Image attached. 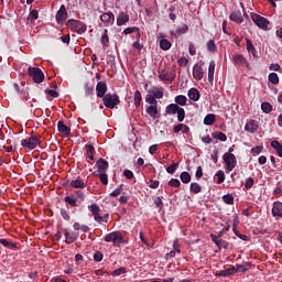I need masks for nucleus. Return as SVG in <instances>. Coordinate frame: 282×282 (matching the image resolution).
Segmentation results:
<instances>
[{
    "label": "nucleus",
    "mask_w": 282,
    "mask_h": 282,
    "mask_svg": "<svg viewBox=\"0 0 282 282\" xmlns=\"http://www.w3.org/2000/svg\"><path fill=\"white\" fill-rule=\"evenodd\" d=\"M251 20L260 30H268V25H270V20L268 18L261 17L257 13H251Z\"/></svg>",
    "instance_id": "0eeeda50"
},
{
    "label": "nucleus",
    "mask_w": 282,
    "mask_h": 282,
    "mask_svg": "<svg viewBox=\"0 0 282 282\" xmlns=\"http://www.w3.org/2000/svg\"><path fill=\"white\" fill-rule=\"evenodd\" d=\"M246 43H247V51L252 54V56H257V48H254V45L250 41V39L246 37Z\"/></svg>",
    "instance_id": "7c9ffc66"
},
{
    "label": "nucleus",
    "mask_w": 282,
    "mask_h": 282,
    "mask_svg": "<svg viewBox=\"0 0 282 282\" xmlns=\"http://www.w3.org/2000/svg\"><path fill=\"white\" fill-rule=\"evenodd\" d=\"M177 64L180 65V67H186V65H188V58L186 57H181L177 62Z\"/></svg>",
    "instance_id": "69168bd1"
},
{
    "label": "nucleus",
    "mask_w": 282,
    "mask_h": 282,
    "mask_svg": "<svg viewBox=\"0 0 282 282\" xmlns=\"http://www.w3.org/2000/svg\"><path fill=\"white\" fill-rule=\"evenodd\" d=\"M70 186L73 188H87V183L80 177H77L76 180L70 182Z\"/></svg>",
    "instance_id": "4be33fe9"
},
{
    "label": "nucleus",
    "mask_w": 282,
    "mask_h": 282,
    "mask_svg": "<svg viewBox=\"0 0 282 282\" xmlns=\"http://www.w3.org/2000/svg\"><path fill=\"white\" fill-rule=\"evenodd\" d=\"M121 274H127V268L121 267L111 272V276H120Z\"/></svg>",
    "instance_id": "c03bdc74"
},
{
    "label": "nucleus",
    "mask_w": 282,
    "mask_h": 282,
    "mask_svg": "<svg viewBox=\"0 0 282 282\" xmlns=\"http://www.w3.org/2000/svg\"><path fill=\"white\" fill-rule=\"evenodd\" d=\"M252 186H254V178L248 177L245 183L246 191H250V188H252Z\"/></svg>",
    "instance_id": "3c124183"
},
{
    "label": "nucleus",
    "mask_w": 282,
    "mask_h": 282,
    "mask_svg": "<svg viewBox=\"0 0 282 282\" xmlns=\"http://www.w3.org/2000/svg\"><path fill=\"white\" fill-rule=\"evenodd\" d=\"M271 213H272V216L275 217V219H282V203L274 202Z\"/></svg>",
    "instance_id": "9d476101"
},
{
    "label": "nucleus",
    "mask_w": 282,
    "mask_h": 282,
    "mask_svg": "<svg viewBox=\"0 0 282 282\" xmlns=\"http://www.w3.org/2000/svg\"><path fill=\"white\" fill-rule=\"evenodd\" d=\"M39 144H40V141H39V137H36V135H32L29 139H23L21 141V145L24 149L33 150L35 147H39Z\"/></svg>",
    "instance_id": "1a4fd4ad"
},
{
    "label": "nucleus",
    "mask_w": 282,
    "mask_h": 282,
    "mask_svg": "<svg viewBox=\"0 0 282 282\" xmlns=\"http://www.w3.org/2000/svg\"><path fill=\"white\" fill-rule=\"evenodd\" d=\"M165 113L167 116H175L177 113L178 122H184V118H186V111L184 108L180 107L177 104H170L165 107Z\"/></svg>",
    "instance_id": "f257e3e1"
},
{
    "label": "nucleus",
    "mask_w": 282,
    "mask_h": 282,
    "mask_svg": "<svg viewBox=\"0 0 282 282\" xmlns=\"http://www.w3.org/2000/svg\"><path fill=\"white\" fill-rule=\"evenodd\" d=\"M85 89V96H93L94 95V85L86 83L84 86Z\"/></svg>",
    "instance_id": "ea45409f"
},
{
    "label": "nucleus",
    "mask_w": 282,
    "mask_h": 282,
    "mask_svg": "<svg viewBox=\"0 0 282 282\" xmlns=\"http://www.w3.org/2000/svg\"><path fill=\"white\" fill-rule=\"evenodd\" d=\"M225 204H235V196L232 194H227L223 196Z\"/></svg>",
    "instance_id": "8fccbe9b"
},
{
    "label": "nucleus",
    "mask_w": 282,
    "mask_h": 282,
    "mask_svg": "<svg viewBox=\"0 0 282 282\" xmlns=\"http://www.w3.org/2000/svg\"><path fill=\"white\" fill-rule=\"evenodd\" d=\"M216 177H217V184H224V182H226V173H224V171L219 170L216 173Z\"/></svg>",
    "instance_id": "58836bf2"
},
{
    "label": "nucleus",
    "mask_w": 282,
    "mask_h": 282,
    "mask_svg": "<svg viewBox=\"0 0 282 282\" xmlns=\"http://www.w3.org/2000/svg\"><path fill=\"white\" fill-rule=\"evenodd\" d=\"M208 80L210 83H213V80H215V61H212L209 63V67H208Z\"/></svg>",
    "instance_id": "bb28decb"
},
{
    "label": "nucleus",
    "mask_w": 282,
    "mask_h": 282,
    "mask_svg": "<svg viewBox=\"0 0 282 282\" xmlns=\"http://www.w3.org/2000/svg\"><path fill=\"white\" fill-rule=\"evenodd\" d=\"M127 23H129V14L124 12L119 13L117 17V25L121 26L126 25Z\"/></svg>",
    "instance_id": "5701e85b"
},
{
    "label": "nucleus",
    "mask_w": 282,
    "mask_h": 282,
    "mask_svg": "<svg viewBox=\"0 0 282 282\" xmlns=\"http://www.w3.org/2000/svg\"><path fill=\"white\" fill-rule=\"evenodd\" d=\"M232 274H235V269H234V267H232L231 269L220 270V271L218 272V276H230V275H232Z\"/></svg>",
    "instance_id": "a19ab883"
},
{
    "label": "nucleus",
    "mask_w": 282,
    "mask_h": 282,
    "mask_svg": "<svg viewBox=\"0 0 282 282\" xmlns=\"http://www.w3.org/2000/svg\"><path fill=\"white\" fill-rule=\"evenodd\" d=\"M257 129H259V122L254 120H250L245 126V131H247V133H256Z\"/></svg>",
    "instance_id": "f3484780"
},
{
    "label": "nucleus",
    "mask_w": 282,
    "mask_h": 282,
    "mask_svg": "<svg viewBox=\"0 0 282 282\" xmlns=\"http://www.w3.org/2000/svg\"><path fill=\"white\" fill-rule=\"evenodd\" d=\"M162 199H164L163 196H159L154 199V204L156 208H159V210H162V206H164V203L162 202Z\"/></svg>",
    "instance_id": "4d7b16f0"
},
{
    "label": "nucleus",
    "mask_w": 282,
    "mask_h": 282,
    "mask_svg": "<svg viewBox=\"0 0 282 282\" xmlns=\"http://www.w3.org/2000/svg\"><path fill=\"white\" fill-rule=\"evenodd\" d=\"M141 102H142V94L140 93V90H137L134 93V106L140 107Z\"/></svg>",
    "instance_id": "37998d69"
},
{
    "label": "nucleus",
    "mask_w": 282,
    "mask_h": 282,
    "mask_svg": "<svg viewBox=\"0 0 282 282\" xmlns=\"http://www.w3.org/2000/svg\"><path fill=\"white\" fill-rule=\"evenodd\" d=\"M171 45H172L171 42L169 40H166V39H162L160 41V47L164 52H166L167 50H171Z\"/></svg>",
    "instance_id": "c9c22d12"
},
{
    "label": "nucleus",
    "mask_w": 282,
    "mask_h": 282,
    "mask_svg": "<svg viewBox=\"0 0 282 282\" xmlns=\"http://www.w3.org/2000/svg\"><path fill=\"white\" fill-rule=\"evenodd\" d=\"M204 176V170L202 169V165L197 166L195 177L196 180H202Z\"/></svg>",
    "instance_id": "bf43d9fd"
},
{
    "label": "nucleus",
    "mask_w": 282,
    "mask_h": 282,
    "mask_svg": "<svg viewBox=\"0 0 282 282\" xmlns=\"http://www.w3.org/2000/svg\"><path fill=\"white\" fill-rule=\"evenodd\" d=\"M76 239H78V234H76L74 231L65 232V243H67L68 246L74 243V241H76Z\"/></svg>",
    "instance_id": "aec40b11"
},
{
    "label": "nucleus",
    "mask_w": 282,
    "mask_h": 282,
    "mask_svg": "<svg viewBox=\"0 0 282 282\" xmlns=\"http://www.w3.org/2000/svg\"><path fill=\"white\" fill-rule=\"evenodd\" d=\"M145 102H148L150 106L158 105V100L155 99V97H153L151 93L147 95Z\"/></svg>",
    "instance_id": "09e8293b"
},
{
    "label": "nucleus",
    "mask_w": 282,
    "mask_h": 282,
    "mask_svg": "<svg viewBox=\"0 0 282 282\" xmlns=\"http://www.w3.org/2000/svg\"><path fill=\"white\" fill-rule=\"evenodd\" d=\"M102 101L107 109H115L117 105H120V97L118 95L106 94L102 97Z\"/></svg>",
    "instance_id": "39448f33"
},
{
    "label": "nucleus",
    "mask_w": 282,
    "mask_h": 282,
    "mask_svg": "<svg viewBox=\"0 0 282 282\" xmlns=\"http://www.w3.org/2000/svg\"><path fill=\"white\" fill-rule=\"evenodd\" d=\"M67 20V9L65 8V4H62L59 10L56 13V21L57 23H63V21Z\"/></svg>",
    "instance_id": "2eb2a0df"
},
{
    "label": "nucleus",
    "mask_w": 282,
    "mask_h": 282,
    "mask_svg": "<svg viewBox=\"0 0 282 282\" xmlns=\"http://www.w3.org/2000/svg\"><path fill=\"white\" fill-rule=\"evenodd\" d=\"M97 98H105L107 94V83L99 82L96 85Z\"/></svg>",
    "instance_id": "ddd939ff"
},
{
    "label": "nucleus",
    "mask_w": 282,
    "mask_h": 282,
    "mask_svg": "<svg viewBox=\"0 0 282 282\" xmlns=\"http://www.w3.org/2000/svg\"><path fill=\"white\" fill-rule=\"evenodd\" d=\"M169 186H171L172 188H180V186H182V183L177 178H172L169 181Z\"/></svg>",
    "instance_id": "de8ad7c7"
},
{
    "label": "nucleus",
    "mask_w": 282,
    "mask_h": 282,
    "mask_svg": "<svg viewBox=\"0 0 282 282\" xmlns=\"http://www.w3.org/2000/svg\"><path fill=\"white\" fill-rule=\"evenodd\" d=\"M230 21H234V23H243V17H241V12L239 11H234L229 15Z\"/></svg>",
    "instance_id": "a878e982"
},
{
    "label": "nucleus",
    "mask_w": 282,
    "mask_h": 282,
    "mask_svg": "<svg viewBox=\"0 0 282 282\" xmlns=\"http://www.w3.org/2000/svg\"><path fill=\"white\" fill-rule=\"evenodd\" d=\"M223 160L225 162L226 173L232 172L235 166H237V156H235V154H224Z\"/></svg>",
    "instance_id": "423d86ee"
},
{
    "label": "nucleus",
    "mask_w": 282,
    "mask_h": 282,
    "mask_svg": "<svg viewBox=\"0 0 282 282\" xmlns=\"http://www.w3.org/2000/svg\"><path fill=\"white\" fill-rule=\"evenodd\" d=\"M86 153L89 160H94V145L91 144L86 145Z\"/></svg>",
    "instance_id": "603ef678"
},
{
    "label": "nucleus",
    "mask_w": 282,
    "mask_h": 282,
    "mask_svg": "<svg viewBox=\"0 0 282 282\" xmlns=\"http://www.w3.org/2000/svg\"><path fill=\"white\" fill-rule=\"evenodd\" d=\"M100 21L106 25H109L116 21V15H113L111 12H106L100 17Z\"/></svg>",
    "instance_id": "a211bd4d"
},
{
    "label": "nucleus",
    "mask_w": 282,
    "mask_h": 282,
    "mask_svg": "<svg viewBox=\"0 0 282 282\" xmlns=\"http://www.w3.org/2000/svg\"><path fill=\"white\" fill-rule=\"evenodd\" d=\"M57 129L62 138H69V134L72 133V129L67 127L63 121H58Z\"/></svg>",
    "instance_id": "9b49d317"
},
{
    "label": "nucleus",
    "mask_w": 282,
    "mask_h": 282,
    "mask_svg": "<svg viewBox=\"0 0 282 282\" xmlns=\"http://www.w3.org/2000/svg\"><path fill=\"white\" fill-rule=\"evenodd\" d=\"M207 50H208V52H212V53L217 52V44H215V42L213 40H209L207 42Z\"/></svg>",
    "instance_id": "49530a36"
},
{
    "label": "nucleus",
    "mask_w": 282,
    "mask_h": 282,
    "mask_svg": "<svg viewBox=\"0 0 282 282\" xmlns=\"http://www.w3.org/2000/svg\"><path fill=\"white\" fill-rule=\"evenodd\" d=\"M174 100H175L176 105H178L181 107H186V102H188V98H186V96H184V95L176 96Z\"/></svg>",
    "instance_id": "cd10ccee"
},
{
    "label": "nucleus",
    "mask_w": 282,
    "mask_h": 282,
    "mask_svg": "<svg viewBox=\"0 0 282 282\" xmlns=\"http://www.w3.org/2000/svg\"><path fill=\"white\" fill-rule=\"evenodd\" d=\"M107 43H109V35L107 34V30H105L101 35V45H107Z\"/></svg>",
    "instance_id": "052dcab7"
},
{
    "label": "nucleus",
    "mask_w": 282,
    "mask_h": 282,
    "mask_svg": "<svg viewBox=\"0 0 282 282\" xmlns=\"http://www.w3.org/2000/svg\"><path fill=\"white\" fill-rule=\"evenodd\" d=\"M189 191L197 195V193H202V185H199V183H191Z\"/></svg>",
    "instance_id": "f704fd0d"
},
{
    "label": "nucleus",
    "mask_w": 282,
    "mask_h": 282,
    "mask_svg": "<svg viewBox=\"0 0 282 282\" xmlns=\"http://www.w3.org/2000/svg\"><path fill=\"white\" fill-rule=\"evenodd\" d=\"M104 241L106 243H113L115 246H120V243H124V238L120 231H112L104 237Z\"/></svg>",
    "instance_id": "7ed1b4c3"
},
{
    "label": "nucleus",
    "mask_w": 282,
    "mask_h": 282,
    "mask_svg": "<svg viewBox=\"0 0 282 282\" xmlns=\"http://www.w3.org/2000/svg\"><path fill=\"white\" fill-rule=\"evenodd\" d=\"M102 252L100 251H97L95 254H94V261H96L97 263H100V261H102Z\"/></svg>",
    "instance_id": "0e129e2a"
},
{
    "label": "nucleus",
    "mask_w": 282,
    "mask_h": 282,
    "mask_svg": "<svg viewBox=\"0 0 282 282\" xmlns=\"http://www.w3.org/2000/svg\"><path fill=\"white\" fill-rule=\"evenodd\" d=\"M145 111L150 118H158V113H159L158 104L149 106Z\"/></svg>",
    "instance_id": "393cba45"
},
{
    "label": "nucleus",
    "mask_w": 282,
    "mask_h": 282,
    "mask_svg": "<svg viewBox=\"0 0 282 282\" xmlns=\"http://www.w3.org/2000/svg\"><path fill=\"white\" fill-rule=\"evenodd\" d=\"M64 200L66 202V204H68L69 206H72L73 208H76V206H78L76 204V199L74 197H69V196H66L64 198Z\"/></svg>",
    "instance_id": "864d4df0"
},
{
    "label": "nucleus",
    "mask_w": 282,
    "mask_h": 282,
    "mask_svg": "<svg viewBox=\"0 0 282 282\" xmlns=\"http://www.w3.org/2000/svg\"><path fill=\"white\" fill-rule=\"evenodd\" d=\"M216 117L214 113H209L204 118V124L207 127H213L215 124Z\"/></svg>",
    "instance_id": "c85d7f7f"
},
{
    "label": "nucleus",
    "mask_w": 282,
    "mask_h": 282,
    "mask_svg": "<svg viewBox=\"0 0 282 282\" xmlns=\"http://www.w3.org/2000/svg\"><path fill=\"white\" fill-rule=\"evenodd\" d=\"M122 193V185L117 187L112 193H110L111 197H118Z\"/></svg>",
    "instance_id": "338daca9"
},
{
    "label": "nucleus",
    "mask_w": 282,
    "mask_h": 282,
    "mask_svg": "<svg viewBox=\"0 0 282 282\" xmlns=\"http://www.w3.org/2000/svg\"><path fill=\"white\" fill-rule=\"evenodd\" d=\"M250 151L254 155H259L260 153L263 152V145H257V147L252 148Z\"/></svg>",
    "instance_id": "13d9d810"
},
{
    "label": "nucleus",
    "mask_w": 282,
    "mask_h": 282,
    "mask_svg": "<svg viewBox=\"0 0 282 282\" xmlns=\"http://www.w3.org/2000/svg\"><path fill=\"white\" fill-rule=\"evenodd\" d=\"M186 32H188V25L186 24L176 30V34H186Z\"/></svg>",
    "instance_id": "e2e57ef3"
},
{
    "label": "nucleus",
    "mask_w": 282,
    "mask_h": 282,
    "mask_svg": "<svg viewBox=\"0 0 282 282\" xmlns=\"http://www.w3.org/2000/svg\"><path fill=\"white\" fill-rule=\"evenodd\" d=\"M88 208L93 213L94 219L95 221H97V224H102V223L107 224L109 219V214H105L104 216H100V207L98 206V204L94 203Z\"/></svg>",
    "instance_id": "f03ea898"
},
{
    "label": "nucleus",
    "mask_w": 282,
    "mask_h": 282,
    "mask_svg": "<svg viewBox=\"0 0 282 282\" xmlns=\"http://www.w3.org/2000/svg\"><path fill=\"white\" fill-rule=\"evenodd\" d=\"M271 147L276 151L279 158H282V144L279 141L274 140L271 142Z\"/></svg>",
    "instance_id": "2f4dec72"
},
{
    "label": "nucleus",
    "mask_w": 282,
    "mask_h": 282,
    "mask_svg": "<svg viewBox=\"0 0 282 282\" xmlns=\"http://www.w3.org/2000/svg\"><path fill=\"white\" fill-rule=\"evenodd\" d=\"M210 237L214 243H216L218 248H221V243H224V240L220 239L218 236H215L214 234H212Z\"/></svg>",
    "instance_id": "5fc2aeb1"
},
{
    "label": "nucleus",
    "mask_w": 282,
    "mask_h": 282,
    "mask_svg": "<svg viewBox=\"0 0 282 282\" xmlns=\"http://www.w3.org/2000/svg\"><path fill=\"white\" fill-rule=\"evenodd\" d=\"M177 166H180L178 163H173L172 165L166 167V172L170 173V175H173L177 171Z\"/></svg>",
    "instance_id": "6e6d98bb"
},
{
    "label": "nucleus",
    "mask_w": 282,
    "mask_h": 282,
    "mask_svg": "<svg viewBox=\"0 0 282 282\" xmlns=\"http://www.w3.org/2000/svg\"><path fill=\"white\" fill-rule=\"evenodd\" d=\"M0 245L3 246L4 248H11V249H17V243L12 241H8L6 238L0 239Z\"/></svg>",
    "instance_id": "473e14b6"
},
{
    "label": "nucleus",
    "mask_w": 282,
    "mask_h": 282,
    "mask_svg": "<svg viewBox=\"0 0 282 282\" xmlns=\"http://www.w3.org/2000/svg\"><path fill=\"white\" fill-rule=\"evenodd\" d=\"M96 166H97V174L107 173V170L109 169V162H107L105 159H99L96 163Z\"/></svg>",
    "instance_id": "dca6fc26"
},
{
    "label": "nucleus",
    "mask_w": 282,
    "mask_h": 282,
    "mask_svg": "<svg viewBox=\"0 0 282 282\" xmlns=\"http://www.w3.org/2000/svg\"><path fill=\"white\" fill-rule=\"evenodd\" d=\"M158 100L164 98V88L163 87H152L150 93Z\"/></svg>",
    "instance_id": "6ab92c4d"
},
{
    "label": "nucleus",
    "mask_w": 282,
    "mask_h": 282,
    "mask_svg": "<svg viewBox=\"0 0 282 282\" xmlns=\"http://www.w3.org/2000/svg\"><path fill=\"white\" fill-rule=\"evenodd\" d=\"M193 78L195 80H202L204 78V69L202 68V64L197 63L193 67Z\"/></svg>",
    "instance_id": "f8f14e48"
},
{
    "label": "nucleus",
    "mask_w": 282,
    "mask_h": 282,
    "mask_svg": "<svg viewBox=\"0 0 282 282\" xmlns=\"http://www.w3.org/2000/svg\"><path fill=\"white\" fill-rule=\"evenodd\" d=\"M248 263H245V264H236L234 267V273H237V272H248Z\"/></svg>",
    "instance_id": "72a5a7b5"
},
{
    "label": "nucleus",
    "mask_w": 282,
    "mask_h": 282,
    "mask_svg": "<svg viewBox=\"0 0 282 282\" xmlns=\"http://www.w3.org/2000/svg\"><path fill=\"white\" fill-rule=\"evenodd\" d=\"M45 94H47L48 96H51V98H58V91L54 90V89H46Z\"/></svg>",
    "instance_id": "680f3d73"
},
{
    "label": "nucleus",
    "mask_w": 282,
    "mask_h": 282,
    "mask_svg": "<svg viewBox=\"0 0 282 282\" xmlns=\"http://www.w3.org/2000/svg\"><path fill=\"white\" fill-rule=\"evenodd\" d=\"M28 74L33 79V83H36L37 85H40V83L45 80V75L43 74V70H41V68L39 67L30 66L28 68Z\"/></svg>",
    "instance_id": "20e7f679"
},
{
    "label": "nucleus",
    "mask_w": 282,
    "mask_h": 282,
    "mask_svg": "<svg viewBox=\"0 0 282 282\" xmlns=\"http://www.w3.org/2000/svg\"><path fill=\"white\" fill-rule=\"evenodd\" d=\"M180 178L183 184L191 183V174L188 172H182Z\"/></svg>",
    "instance_id": "4c0bfd02"
},
{
    "label": "nucleus",
    "mask_w": 282,
    "mask_h": 282,
    "mask_svg": "<svg viewBox=\"0 0 282 282\" xmlns=\"http://www.w3.org/2000/svg\"><path fill=\"white\" fill-rule=\"evenodd\" d=\"M212 137L215 139V140H219L220 142H226V140H228V137L226 135V133L224 132H213L212 133Z\"/></svg>",
    "instance_id": "c756f323"
},
{
    "label": "nucleus",
    "mask_w": 282,
    "mask_h": 282,
    "mask_svg": "<svg viewBox=\"0 0 282 282\" xmlns=\"http://www.w3.org/2000/svg\"><path fill=\"white\" fill-rule=\"evenodd\" d=\"M29 19H34V20L39 19V11L32 10L29 14Z\"/></svg>",
    "instance_id": "774afa93"
},
{
    "label": "nucleus",
    "mask_w": 282,
    "mask_h": 282,
    "mask_svg": "<svg viewBox=\"0 0 282 282\" xmlns=\"http://www.w3.org/2000/svg\"><path fill=\"white\" fill-rule=\"evenodd\" d=\"M97 175H98L101 184H104L105 186H107L109 184V176L107 175V172L98 173Z\"/></svg>",
    "instance_id": "e433bc0d"
},
{
    "label": "nucleus",
    "mask_w": 282,
    "mask_h": 282,
    "mask_svg": "<svg viewBox=\"0 0 282 282\" xmlns=\"http://www.w3.org/2000/svg\"><path fill=\"white\" fill-rule=\"evenodd\" d=\"M187 96L189 98V100H193L194 102H197V100H199V90H197V88H191L187 93Z\"/></svg>",
    "instance_id": "b1692460"
},
{
    "label": "nucleus",
    "mask_w": 282,
    "mask_h": 282,
    "mask_svg": "<svg viewBox=\"0 0 282 282\" xmlns=\"http://www.w3.org/2000/svg\"><path fill=\"white\" fill-rule=\"evenodd\" d=\"M232 61L236 65H246V67H250V64H248V61H246V57L241 54L234 55Z\"/></svg>",
    "instance_id": "412c9836"
},
{
    "label": "nucleus",
    "mask_w": 282,
    "mask_h": 282,
    "mask_svg": "<svg viewBox=\"0 0 282 282\" xmlns=\"http://www.w3.org/2000/svg\"><path fill=\"white\" fill-rule=\"evenodd\" d=\"M68 25L77 34H85L87 32V25L78 20H69Z\"/></svg>",
    "instance_id": "6e6552de"
},
{
    "label": "nucleus",
    "mask_w": 282,
    "mask_h": 282,
    "mask_svg": "<svg viewBox=\"0 0 282 282\" xmlns=\"http://www.w3.org/2000/svg\"><path fill=\"white\" fill-rule=\"evenodd\" d=\"M261 109H262L263 113H271L272 112V106L268 101H264V102L261 104Z\"/></svg>",
    "instance_id": "79ce46f5"
},
{
    "label": "nucleus",
    "mask_w": 282,
    "mask_h": 282,
    "mask_svg": "<svg viewBox=\"0 0 282 282\" xmlns=\"http://www.w3.org/2000/svg\"><path fill=\"white\" fill-rule=\"evenodd\" d=\"M175 70L162 72L159 75L160 80H166L167 83H173L175 80Z\"/></svg>",
    "instance_id": "4468645a"
},
{
    "label": "nucleus",
    "mask_w": 282,
    "mask_h": 282,
    "mask_svg": "<svg viewBox=\"0 0 282 282\" xmlns=\"http://www.w3.org/2000/svg\"><path fill=\"white\" fill-rule=\"evenodd\" d=\"M269 82H271L272 85H279V75L276 73H270Z\"/></svg>",
    "instance_id": "a18cd8bd"
}]
</instances>
